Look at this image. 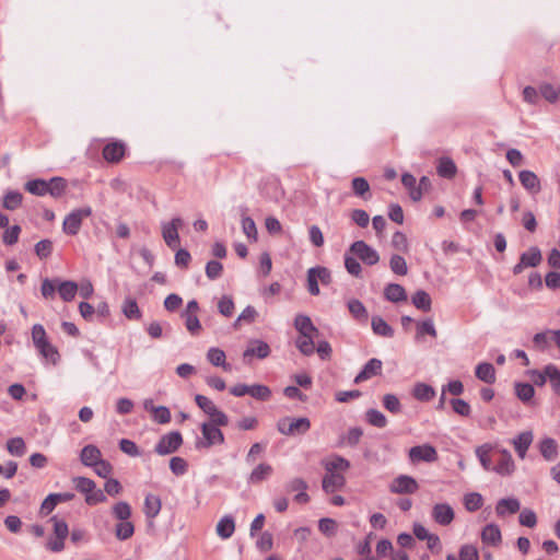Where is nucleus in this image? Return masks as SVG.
<instances>
[{
	"label": "nucleus",
	"instance_id": "obj_36",
	"mask_svg": "<svg viewBox=\"0 0 560 560\" xmlns=\"http://www.w3.org/2000/svg\"><path fill=\"white\" fill-rule=\"evenodd\" d=\"M412 304L423 312L431 310V298L424 290H418L411 298Z\"/></svg>",
	"mask_w": 560,
	"mask_h": 560
},
{
	"label": "nucleus",
	"instance_id": "obj_45",
	"mask_svg": "<svg viewBox=\"0 0 560 560\" xmlns=\"http://www.w3.org/2000/svg\"><path fill=\"white\" fill-rule=\"evenodd\" d=\"M242 230L249 241H257L258 232L256 223L250 217L242 215Z\"/></svg>",
	"mask_w": 560,
	"mask_h": 560
},
{
	"label": "nucleus",
	"instance_id": "obj_33",
	"mask_svg": "<svg viewBox=\"0 0 560 560\" xmlns=\"http://www.w3.org/2000/svg\"><path fill=\"white\" fill-rule=\"evenodd\" d=\"M539 450L542 457L547 460H552L558 455V445L551 438L544 439L539 444Z\"/></svg>",
	"mask_w": 560,
	"mask_h": 560
},
{
	"label": "nucleus",
	"instance_id": "obj_50",
	"mask_svg": "<svg viewBox=\"0 0 560 560\" xmlns=\"http://www.w3.org/2000/svg\"><path fill=\"white\" fill-rule=\"evenodd\" d=\"M483 499L480 493L471 492L464 497V505L467 511L475 512L482 505Z\"/></svg>",
	"mask_w": 560,
	"mask_h": 560
},
{
	"label": "nucleus",
	"instance_id": "obj_59",
	"mask_svg": "<svg viewBox=\"0 0 560 560\" xmlns=\"http://www.w3.org/2000/svg\"><path fill=\"white\" fill-rule=\"evenodd\" d=\"M319 530L326 536H334L337 532V523L329 517L320 518L318 522Z\"/></svg>",
	"mask_w": 560,
	"mask_h": 560
},
{
	"label": "nucleus",
	"instance_id": "obj_25",
	"mask_svg": "<svg viewBox=\"0 0 560 560\" xmlns=\"http://www.w3.org/2000/svg\"><path fill=\"white\" fill-rule=\"evenodd\" d=\"M476 377L487 384H493L495 382V369L491 363L482 362L476 366Z\"/></svg>",
	"mask_w": 560,
	"mask_h": 560
},
{
	"label": "nucleus",
	"instance_id": "obj_17",
	"mask_svg": "<svg viewBox=\"0 0 560 560\" xmlns=\"http://www.w3.org/2000/svg\"><path fill=\"white\" fill-rule=\"evenodd\" d=\"M518 178L522 186L532 194H537L541 190L540 180L534 172L528 170L521 171Z\"/></svg>",
	"mask_w": 560,
	"mask_h": 560
},
{
	"label": "nucleus",
	"instance_id": "obj_51",
	"mask_svg": "<svg viewBox=\"0 0 560 560\" xmlns=\"http://www.w3.org/2000/svg\"><path fill=\"white\" fill-rule=\"evenodd\" d=\"M248 395H250L252 397H254L258 400L266 401L271 397V390L266 385L254 384V385H249Z\"/></svg>",
	"mask_w": 560,
	"mask_h": 560
},
{
	"label": "nucleus",
	"instance_id": "obj_39",
	"mask_svg": "<svg viewBox=\"0 0 560 560\" xmlns=\"http://www.w3.org/2000/svg\"><path fill=\"white\" fill-rule=\"evenodd\" d=\"M36 349L47 361L51 362L52 364L57 363L59 359L58 350L48 340L36 346Z\"/></svg>",
	"mask_w": 560,
	"mask_h": 560
},
{
	"label": "nucleus",
	"instance_id": "obj_1",
	"mask_svg": "<svg viewBox=\"0 0 560 560\" xmlns=\"http://www.w3.org/2000/svg\"><path fill=\"white\" fill-rule=\"evenodd\" d=\"M294 327L300 336L295 340L296 348L304 355H311L315 352V339L319 336V330L314 326L311 318L306 315H298L294 319Z\"/></svg>",
	"mask_w": 560,
	"mask_h": 560
},
{
	"label": "nucleus",
	"instance_id": "obj_61",
	"mask_svg": "<svg viewBox=\"0 0 560 560\" xmlns=\"http://www.w3.org/2000/svg\"><path fill=\"white\" fill-rule=\"evenodd\" d=\"M392 245L395 249L402 253H407L409 248L407 236L402 232L394 233L392 237Z\"/></svg>",
	"mask_w": 560,
	"mask_h": 560
},
{
	"label": "nucleus",
	"instance_id": "obj_30",
	"mask_svg": "<svg viewBox=\"0 0 560 560\" xmlns=\"http://www.w3.org/2000/svg\"><path fill=\"white\" fill-rule=\"evenodd\" d=\"M481 539L489 545H498L501 541V530L498 525L489 524L481 533Z\"/></svg>",
	"mask_w": 560,
	"mask_h": 560
},
{
	"label": "nucleus",
	"instance_id": "obj_26",
	"mask_svg": "<svg viewBox=\"0 0 560 560\" xmlns=\"http://www.w3.org/2000/svg\"><path fill=\"white\" fill-rule=\"evenodd\" d=\"M235 530V522L232 516H223L217 524V535L222 539L230 538Z\"/></svg>",
	"mask_w": 560,
	"mask_h": 560
},
{
	"label": "nucleus",
	"instance_id": "obj_58",
	"mask_svg": "<svg viewBox=\"0 0 560 560\" xmlns=\"http://www.w3.org/2000/svg\"><path fill=\"white\" fill-rule=\"evenodd\" d=\"M358 259L359 258H357V256H345V267L347 271L354 277H360L362 271L361 265L358 261Z\"/></svg>",
	"mask_w": 560,
	"mask_h": 560
},
{
	"label": "nucleus",
	"instance_id": "obj_9",
	"mask_svg": "<svg viewBox=\"0 0 560 560\" xmlns=\"http://www.w3.org/2000/svg\"><path fill=\"white\" fill-rule=\"evenodd\" d=\"M183 444V438L182 434L177 431L170 432L165 435H163L158 444L155 445L154 451L159 455H168L174 452H176L180 445Z\"/></svg>",
	"mask_w": 560,
	"mask_h": 560
},
{
	"label": "nucleus",
	"instance_id": "obj_23",
	"mask_svg": "<svg viewBox=\"0 0 560 560\" xmlns=\"http://www.w3.org/2000/svg\"><path fill=\"white\" fill-rule=\"evenodd\" d=\"M162 508L161 499L154 494H148L144 499L143 512L147 518H155Z\"/></svg>",
	"mask_w": 560,
	"mask_h": 560
},
{
	"label": "nucleus",
	"instance_id": "obj_53",
	"mask_svg": "<svg viewBox=\"0 0 560 560\" xmlns=\"http://www.w3.org/2000/svg\"><path fill=\"white\" fill-rule=\"evenodd\" d=\"M366 420L371 425L376 428H384L387 424L386 417L376 409H369L366 411Z\"/></svg>",
	"mask_w": 560,
	"mask_h": 560
},
{
	"label": "nucleus",
	"instance_id": "obj_44",
	"mask_svg": "<svg viewBox=\"0 0 560 560\" xmlns=\"http://www.w3.org/2000/svg\"><path fill=\"white\" fill-rule=\"evenodd\" d=\"M25 189L35 196H44L48 194V186L45 179H33L25 184Z\"/></svg>",
	"mask_w": 560,
	"mask_h": 560
},
{
	"label": "nucleus",
	"instance_id": "obj_52",
	"mask_svg": "<svg viewBox=\"0 0 560 560\" xmlns=\"http://www.w3.org/2000/svg\"><path fill=\"white\" fill-rule=\"evenodd\" d=\"M113 515L119 522L128 521L131 515V508L127 502L120 501L113 506Z\"/></svg>",
	"mask_w": 560,
	"mask_h": 560
},
{
	"label": "nucleus",
	"instance_id": "obj_20",
	"mask_svg": "<svg viewBox=\"0 0 560 560\" xmlns=\"http://www.w3.org/2000/svg\"><path fill=\"white\" fill-rule=\"evenodd\" d=\"M102 459V453L95 445H86L81 450L80 460L84 466L93 467Z\"/></svg>",
	"mask_w": 560,
	"mask_h": 560
},
{
	"label": "nucleus",
	"instance_id": "obj_22",
	"mask_svg": "<svg viewBox=\"0 0 560 560\" xmlns=\"http://www.w3.org/2000/svg\"><path fill=\"white\" fill-rule=\"evenodd\" d=\"M270 354V347L261 340H254L250 346L244 351L243 358L256 355L258 359H265Z\"/></svg>",
	"mask_w": 560,
	"mask_h": 560
},
{
	"label": "nucleus",
	"instance_id": "obj_13",
	"mask_svg": "<svg viewBox=\"0 0 560 560\" xmlns=\"http://www.w3.org/2000/svg\"><path fill=\"white\" fill-rule=\"evenodd\" d=\"M454 516V510L446 503H438L432 509V517L440 525L446 526L451 524Z\"/></svg>",
	"mask_w": 560,
	"mask_h": 560
},
{
	"label": "nucleus",
	"instance_id": "obj_29",
	"mask_svg": "<svg viewBox=\"0 0 560 560\" xmlns=\"http://www.w3.org/2000/svg\"><path fill=\"white\" fill-rule=\"evenodd\" d=\"M438 174L443 178H453L457 173L454 161L450 158H441L436 167Z\"/></svg>",
	"mask_w": 560,
	"mask_h": 560
},
{
	"label": "nucleus",
	"instance_id": "obj_31",
	"mask_svg": "<svg viewBox=\"0 0 560 560\" xmlns=\"http://www.w3.org/2000/svg\"><path fill=\"white\" fill-rule=\"evenodd\" d=\"M121 312L128 319L138 320L141 318V311L137 301L132 298H126L121 305Z\"/></svg>",
	"mask_w": 560,
	"mask_h": 560
},
{
	"label": "nucleus",
	"instance_id": "obj_54",
	"mask_svg": "<svg viewBox=\"0 0 560 560\" xmlns=\"http://www.w3.org/2000/svg\"><path fill=\"white\" fill-rule=\"evenodd\" d=\"M195 401L197 406L207 415L211 416L213 411L218 408L214 402L208 398L207 396H203L201 394H197L195 396Z\"/></svg>",
	"mask_w": 560,
	"mask_h": 560
},
{
	"label": "nucleus",
	"instance_id": "obj_5",
	"mask_svg": "<svg viewBox=\"0 0 560 560\" xmlns=\"http://www.w3.org/2000/svg\"><path fill=\"white\" fill-rule=\"evenodd\" d=\"M202 440L196 442L197 448H209L224 443V435L219 427L203 422L201 424Z\"/></svg>",
	"mask_w": 560,
	"mask_h": 560
},
{
	"label": "nucleus",
	"instance_id": "obj_2",
	"mask_svg": "<svg viewBox=\"0 0 560 560\" xmlns=\"http://www.w3.org/2000/svg\"><path fill=\"white\" fill-rule=\"evenodd\" d=\"M74 488L85 494V502L89 505H94L106 500L103 490L96 488V483L86 477H73L71 479Z\"/></svg>",
	"mask_w": 560,
	"mask_h": 560
},
{
	"label": "nucleus",
	"instance_id": "obj_18",
	"mask_svg": "<svg viewBox=\"0 0 560 560\" xmlns=\"http://www.w3.org/2000/svg\"><path fill=\"white\" fill-rule=\"evenodd\" d=\"M493 470L501 476H509L515 470V464L509 451L502 450L500 452V459Z\"/></svg>",
	"mask_w": 560,
	"mask_h": 560
},
{
	"label": "nucleus",
	"instance_id": "obj_37",
	"mask_svg": "<svg viewBox=\"0 0 560 560\" xmlns=\"http://www.w3.org/2000/svg\"><path fill=\"white\" fill-rule=\"evenodd\" d=\"M412 394L418 400L429 401L434 397L435 390L428 384L418 383L415 385Z\"/></svg>",
	"mask_w": 560,
	"mask_h": 560
},
{
	"label": "nucleus",
	"instance_id": "obj_15",
	"mask_svg": "<svg viewBox=\"0 0 560 560\" xmlns=\"http://www.w3.org/2000/svg\"><path fill=\"white\" fill-rule=\"evenodd\" d=\"M383 363L380 359L373 358L369 360L363 366L362 371L355 376L354 383L359 384L373 376L381 374Z\"/></svg>",
	"mask_w": 560,
	"mask_h": 560
},
{
	"label": "nucleus",
	"instance_id": "obj_16",
	"mask_svg": "<svg viewBox=\"0 0 560 560\" xmlns=\"http://www.w3.org/2000/svg\"><path fill=\"white\" fill-rule=\"evenodd\" d=\"M534 440V435L532 431H524L516 435L512 440V444L514 446L515 452L517 453L521 459H524L526 456V452L532 445Z\"/></svg>",
	"mask_w": 560,
	"mask_h": 560
},
{
	"label": "nucleus",
	"instance_id": "obj_38",
	"mask_svg": "<svg viewBox=\"0 0 560 560\" xmlns=\"http://www.w3.org/2000/svg\"><path fill=\"white\" fill-rule=\"evenodd\" d=\"M48 194L54 198L61 197L67 188V182L62 177H52L49 182H47Z\"/></svg>",
	"mask_w": 560,
	"mask_h": 560
},
{
	"label": "nucleus",
	"instance_id": "obj_46",
	"mask_svg": "<svg viewBox=\"0 0 560 560\" xmlns=\"http://www.w3.org/2000/svg\"><path fill=\"white\" fill-rule=\"evenodd\" d=\"M23 196L19 191H8L2 201L3 208L7 210H15L22 203Z\"/></svg>",
	"mask_w": 560,
	"mask_h": 560
},
{
	"label": "nucleus",
	"instance_id": "obj_64",
	"mask_svg": "<svg viewBox=\"0 0 560 560\" xmlns=\"http://www.w3.org/2000/svg\"><path fill=\"white\" fill-rule=\"evenodd\" d=\"M460 560H479V553L475 546L464 545L459 550Z\"/></svg>",
	"mask_w": 560,
	"mask_h": 560
},
{
	"label": "nucleus",
	"instance_id": "obj_63",
	"mask_svg": "<svg viewBox=\"0 0 560 560\" xmlns=\"http://www.w3.org/2000/svg\"><path fill=\"white\" fill-rule=\"evenodd\" d=\"M539 93L546 101L550 103H555L559 100L558 91L555 89L553 85L549 83L540 85Z\"/></svg>",
	"mask_w": 560,
	"mask_h": 560
},
{
	"label": "nucleus",
	"instance_id": "obj_40",
	"mask_svg": "<svg viewBox=\"0 0 560 560\" xmlns=\"http://www.w3.org/2000/svg\"><path fill=\"white\" fill-rule=\"evenodd\" d=\"M523 265L527 267H537L541 262V253L537 247H530L527 252L523 253L520 258Z\"/></svg>",
	"mask_w": 560,
	"mask_h": 560
},
{
	"label": "nucleus",
	"instance_id": "obj_24",
	"mask_svg": "<svg viewBox=\"0 0 560 560\" xmlns=\"http://www.w3.org/2000/svg\"><path fill=\"white\" fill-rule=\"evenodd\" d=\"M78 290L79 285L77 282L58 280V293L65 302H71L75 298Z\"/></svg>",
	"mask_w": 560,
	"mask_h": 560
},
{
	"label": "nucleus",
	"instance_id": "obj_42",
	"mask_svg": "<svg viewBox=\"0 0 560 560\" xmlns=\"http://www.w3.org/2000/svg\"><path fill=\"white\" fill-rule=\"evenodd\" d=\"M135 533L133 524L129 521H122L119 522L115 526V536L119 540H127L129 539Z\"/></svg>",
	"mask_w": 560,
	"mask_h": 560
},
{
	"label": "nucleus",
	"instance_id": "obj_10",
	"mask_svg": "<svg viewBox=\"0 0 560 560\" xmlns=\"http://www.w3.org/2000/svg\"><path fill=\"white\" fill-rule=\"evenodd\" d=\"M409 459L413 464L420 462L434 463L438 460V452L430 444L417 445L409 450Z\"/></svg>",
	"mask_w": 560,
	"mask_h": 560
},
{
	"label": "nucleus",
	"instance_id": "obj_47",
	"mask_svg": "<svg viewBox=\"0 0 560 560\" xmlns=\"http://www.w3.org/2000/svg\"><path fill=\"white\" fill-rule=\"evenodd\" d=\"M7 450L13 456H23L26 452V445L22 438H12L7 442Z\"/></svg>",
	"mask_w": 560,
	"mask_h": 560
},
{
	"label": "nucleus",
	"instance_id": "obj_57",
	"mask_svg": "<svg viewBox=\"0 0 560 560\" xmlns=\"http://www.w3.org/2000/svg\"><path fill=\"white\" fill-rule=\"evenodd\" d=\"M20 233V225H13L11 228H8L2 235L3 243L9 246L14 245L19 241Z\"/></svg>",
	"mask_w": 560,
	"mask_h": 560
},
{
	"label": "nucleus",
	"instance_id": "obj_27",
	"mask_svg": "<svg viewBox=\"0 0 560 560\" xmlns=\"http://www.w3.org/2000/svg\"><path fill=\"white\" fill-rule=\"evenodd\" d=\"M385 298L394 303L404 302L407 300V293L402 285L398 283H389L384 290Z\"/></svg>",
	"mask_w": 560,
	"mask_h": 560
},
{
	"label": "nucleus",
	"instance_id": "obj_41",
	"mask_svg": "<svg viewBox=\"0 0 560 560\" xmlns=\"http://www.w3.org/2000/svg\"><path fill=\"white\" fill-rule=\"evenodd\" d=\"M546 374L553 392L560 396V370L553 364H548L546 365Z\"/></svg>",
	"mask_w": 560,
	"mask_h": 560
},
{
	"label": "nucleus",
	"instance_id": "obj_7",
	"mask_svg": "<svg viewBox=\"0 0 560 560\" xmlns=\"http://www.w3.org/2000/svg\"><path fill=\"white\" fill-rule=\"evenodd\" d=\"M349 252L366 265L373 266L378 262V253L364 241H355L351 244Z\"/></svg>",
	"mask_w": 560,
	"mask_h": 560
},
{
	"label": "nucleus",
	"instance_id": "obj_55",
	"mask_svg": "<svg viewBox=\"0 0 560 560\" xmlns=\"http://www.w3.org/2000/svg\"><path fill=\"white\" fill-rule=\"evenodd\" d=\"M58 280L59 279H44L40 287L42 295L45 299H52L55 296L56 290H58Z\"/></svg>",
	"mask_w": 560,
	"mask_h": 560
},
{
	"label": "nucleus",
	"instance_id": "obj_49",
	"mask_svg": "<svg viewBox=\"0 0 560 560\" xmlns=\"http://www.w3.org/2000/svg\"><path fill=\"white\" fill-rule=\"evenodd\" d=\"M349 312L357 319L365 320L368 318V311L363 303L357 299H352L348 302Z\"/></svg>",
	"mask_w": 560,
	"mask_h": 560
},
{
	"label": "nucleus",
	"instance_id": "obj_3",
	"mask_svg": "<svg viewBox=\"0 0 560 560\" xmlns=\"http://www.w3.org/2000/svg\"><path fill=\"white\" fill-rule=\"evenodd\" d=\"M311 428V421L306 417H283L277 422L278 431L288 436L303 435Z\"/></svg>",
	"mask_w": 560,
	"mask_h": 560
},
{
	"label": "nucleus",
	"instance_id": "obj_4",
	"mask_svg": "<svg viewBox=\"0 0 560 560\" xmlns=\"http://www.w3.org/2000/svg\"><path fill=\"white\" fill-rule=\"evenodd\" d=\"M50 522L52 523V535L48 538L46 547L52 552H60L65 548V539L69 535V527L66 521L57 516H52Z\"/></svg>",
	"mask_w": 560,
	"mask_h": 560
},
{
	"label": "nucleus",
	"instance_id": "obj_14",
	"mask_svg": "<svg viewBox=\"0 0 560 560\" xmlns=\"http://www.w3.org/2000/svg\"><path fill=\"white\" fill-rule=\"evenodd\" d=\"M325 471L343 474L350 468V462L340 455H332L331 457L322 460Z\"/></svg>",
	"mask_w": 560,
	"mask_h": 560
},
{
	"label": "nucleus",
	"instance_id": "obj_43",
	"mask_svg": "<svg viewBox=\"0 0 560 560\" xmlns=\"http://www.w3.org/2000/svg\"><path fill=\"white\" fill-rule=\"evenodd\" d=\"M515 394L520 400H522L523 402H528L534 397L535 389L533 385L528 383H516Z\"/></svg>",
	"mask_w": 560,
	"mask_h": 560
},
{
	"label": "nucleus",
	"instance_id": "obj_56",
	"mask_svg": "<svg viewBox=\"0 0 560 560\" xmlns=\"http://www.w3.org/2000/svg\"><path fill=\"white\" fill-rule=\"evenodd\" d=\"M363 435V431L360 428H351L348 433L341 439V443L349 446H355Z\"/></svg>",
	"mask_w": 560,
	"mask_h": 560
},
{
	"label": "nucleus",
	"instance_id": "obj_8",
	"mask_svg": "<svg viewBox=\"0 0 560 560\" xmlns=\"http://www.w3.org/2000/svg\"><path fill=\"white\" fill-rule=\"evenodd\" d=\"M389 491L395 494H412L419 489L418 481L408 475H399L392 480L388 487Z\"/></svg>",
	"mask_w": 560,
	"mask_h": 560
},
{
	"label": "nucleus",
	"instance_id": "obj_62",
	"mask_svg": "<svg viewBox=\"0 0 560 560\" xmlns=\"http://www.w3.org/2000/svg\"><path fill=\"white\" fill-rule=\"evenodd\" d=\"M383 405L388 411L393 413H398L401 409L399 399L393 394H386L383 397Z\"/></svg>",
	"mask_w": 560,
	"mask_h": 560
},
{
	"label": "nucleus",
	"instance_id": "obj_11",
	"mask_svg": "<svg viewBox=\"0 0 560 560\" xmlns=\"http://www.w3.org/2000/svg\"><path fill=\"white\" fill-rule=\"evenodd\" d=\"M183 225L180 218H174L171 222L162 224V236L171 248H175L179 242L178 229Z\"/></svg>",
	"mask_w": 560,
	"mask_h": 560
},
{
	"label": "nucleus",
	"instance_id": "obj_35",
	"mask_svg": "<svg viewBox=\"0 0 560 560\" xmlns=\"http://www.w3.org/2000/svg\"><path fill=\"white\" fill-rule=\"evenodd\" d=\"M352 189L354 195L358 197L363 198L364 200H368L371 198L370 194V184L368 180L363 177H354L352 179Z\"/></svg>",
	"mask_w": 560,
	"mask_h": 560
},
{
	"label": "nucleus",
	"instance_id": "obj_6",
	"mask_svg": "<svg viewBox=\"0 0 560 560\" xmlns=\"http://www.w3.org/2000/svg\"><path fill=\"white\" fill-rule=\"evenodd\" d=\"M92 209L84 207L71 211L63 220L62 230L68 235H75L81 229V224L84 218L90 217Z\"/></svg>",
	"mask_w": 560,
	"mask_h": 560
},
{
	"label": "nucleus",
	"instance_id": "obj_12",
	"mask_svg": "<svg viewBox=\"0 0 560 560\" xmlns=\"http://www.w3.org/2000/svg\"><path fill=\"white\" fill-rule=\"evenodd\" d=\"M346 485V478L343 474H335L326 471L323 480L322 488L326 493H332L342 489Z\"/></svg>",
	"mask_w": 560,
	"mask_h": 560
},
{
	"label": "nucleus",
	"instance_id": "obj_21",
	"mask_svg": "<svg viewBox=\"0 0 560 560\" xmlns=\"http://www.w3.org/2000/svg\"><path fill=\"white\" fill-rule=\"evenodd\" d=\"M272 472L273 468L271 465L267 463H260L249 474L248 482L253 485L260 483L261 481L268 479Z\"/></svg>",
	"mask_w": 560,
	"mask_h": 560
},
{
	"label": "nucleus",
	"instance_id": "obj_34",
	"mask_svg": "<svg viewBox=\"0 0 560 560\" xmlns=\"http://www.w3.org/2000/svg\"><path fill=\"white\" fill-rule=\"evenodd\" d=\"M225 353L219 348H210L207 353V359L214 366H222L225 371H230L231 366L225 362Z\"/></svg>",
	"mask_w": 560,
	"mask_h": 560
},
{
	"label": "nucleus",
	"instance_id": "obj_28",
	"mask_svg": "<svg viewBox=\"0 0 560 560\" xmlns=\"http://www.w3.org/2000/svg\"><path fill=\"white\" fill-rule=\"evenodd\" d=\"M521 508L520 501L515 498L501 499L495 506V513L504 516L506 513L514 514Z\"/></svg>",
	"mask_w": 560,
	"mask_h": 560
},
{
	"label": "nucleus",
	"instance_id": "obj_19",
	"mask_svg": "<svg viewBox=\"0 0 560 560\" xmlns=\"http://www.w3.org/2000/svg\"><path fill=\"white\" fill-rule=\"evenodd\" d=\"M125 155V145L121 142H110L103 149V156L109 163H118Z\"/></svg>",
	"mask_w": 560,
	"mask_h": 560
},
{
	"label": "nucleus",
	"instance_id": "obj_60",
	"mask_svg": "<svg viewBox=\"0 0 560 560\" xmlns=\"http://www.w3.org/2000/svg\"><path fill=\"white\" fill-rule=\"evenodd\" d=\"M450 402H451L453 410L457 415L463 416V417H468L470 415V411H471L470 406L464 399L453 398V399H451Z\"/></svg>",
	"mask_w": 560,
	"mask_h": 560
},
{
	"label": "nucleus",
	"instance_id": "obj_48",
	"mask_svg": "<svg viewBox=\"0 0 560 560\" xmlns=\"http://www.w3.org/2000/svg\"><path fill=\"white\" fill-rule=\"evenodd\" d=\"M390 270L398 276H406L408 267L405 258L400 255H393L389 259Z\"/></svg>",
	"mask_w": 560,
	"mask_h": 560
},
{
	"label": "nucleus",
	"instance_id": "obj_32",
	"mask_svg": "<svg viewBox=\"0 0 560 560\" xmlns=\"http://www.w3.org/2000/svg\"><path fill=\"white\" fill-rule=\"evenodd\" d=\"M371 325L375 335L386 338L394 336V329L380 316H373Z\"/></svg>",
	"mask_w": 560,
	"mask_h": 560
}]
</instances>
